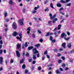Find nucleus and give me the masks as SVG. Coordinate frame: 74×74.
Masks as SVG:
<instances>
[{
	"label": "nucleus",
	"mask_w": 74,
	"mask_h": 74,
	"mask_svg": "<svg viewBox=\"0 0 74 74\" xmlns=\"http://www.w3.org/2000/svg\"><path fill=\"white\" fill-rule=\"evenodd\" d=\"M12 28L13 29H16L17 28V25H16V23H13L12 25Z\"/></svg>",
	"instance_id": "f257e3e1"
},
{
	"label": "nucleus",
	"mask_w": 74,
	"mask_h": 74,
	"mask_svg": "<svg viewBox=\"0 0 74 74\" xmlns=\"http://www.w3.org/2000/svg\"><path fill=\"white\" fill-rule=\"evenodd\" d=\"M32 51L33 52H34L33 53V54H34V55H35V54H36V53H38V51H37V49H36V48L33 49Z\"/></svg>",
	"instance_id": "f03ea898"
},
{
	"label": "nucleus",
	"mask_w": 74,
	"mask_h": 74,
	"mask_svg": "<svg viewBox=\"0 0 74 74\" xmlns=\"http://www.w3.org/2000/svg\"><path fill=\"white\" fill-rule=\"evenodd\" d=\"M24 21V20L23 18L19 21L18 22L20 23V25H23V22Z\"/></svg>",
	"instance_id": "7ed1b4c3"
},
{
	"label": "nucleus",
	"mask_w": 74,
	"mask_h": 74,
	"mask_svg": "<svg viewBox=\"0 0 74 74\" xmlns=\"http://www.w3.org/2000/svg\"><path fill=\"white\" fill-rule=\"evenodd\" d=\"M18 36L20 37H16V38H17V39L19 40L20 41H21V38H22V34L20 33L19 34Z\"/></svg>",
	"instance_id": "20e7f679"
},
{
	"label": "nucleus",
	"mask_w": 74,
	"mask_h": 74,
	"mask_svg": "<svg viewBox=\"0 0 74 74\" xmlns=\"http://www.w3.org/2000/svg\"><path fill=\"white\" fill-rule=\"evenodd\" d=\"M56 14H55L53 16H52V14H49V16H50V19L52 20V19H53V18H55V16H56Z\"/></svg>",
	"instance_id": "39448f33"
},
{
	"label": "nucleus",
	"mask_w": 74,
	"mask_h": 74,
	"mask_svg": "<svg viewBox=\"0 0 74 74\" xmlns=\"http://www.w3.org/2000/svg\"><path fill=\"white\" fill-rule=\"evenodd\" d=\"M66 35L65 34L64 32L62 33L61 35V38H64V37H66Z\"/></svg>",
	"instance_id": "423d86ee"
},
{
	"label": "nucleus",
	"mask_w": 74,
	"mask_h": 74,
	"mask_svg": "<svg viewBox=\"0 0 74 74\" xmlns=\"http://www.w3.org/2000/svg\"><path fill=\"white\" fill-rule=\"evenodd\" d=\"M18 33L16 32H13V33L12 34L13 36H16L18 34Z\"/></svg>",
	"instance_id": "0eeeda50"
},
{
	"label": "nucleus",
	"mask_w": 74,
	"mask_h": 74,
	"mask_svg": "<svg viewBox=\"0 0 74 74\" xmlns=\"http://www.w3.org/2000/svg\"><path fill=\"white\" fill-rule=\"evenodd\" d=\"M16 53L17 56L18 57H20V55H21L20 54V53H19V51H16Z\"/></svg>",
	"instance_id": "6e6552de"
},
{
	"label": "nucleus",
	"mask_w": 74,
	"mask_h": 74,
	"mask_svg": "<svg viewBox=\"0 0 74 74\" xmlns=\"http://www.w3.org/2000/svg\"><path fill=\"white\" fill-rule=\"evenodd\" d=\"M16 46H17V49H19V48H21V44L18 43V44L16 45Z\"/></svg>",
	"instance_id": "1a4fd4ad"
},
{
	"label": "nucleus",
	"mask_w": 74,
	"mask_h": 74,
	"mask_svg": "<svg viewBox=\"0 0 74 74\" xmlns=\"http://www.w3.org/2000/svg\"><path fill=\"white\" fill-rule=\"evenodd\" d=\"M66 42H64L62 44V46L64 48H66Z\"/></svg>",
	"instance_id": "9d476101"
},
{
	"label": "nucleus",
	"mask_w": 74,
	"mask_h": 74,
	"mask_svg": "<svg viewBox=\"0 0 74 74\" xmlns=\"http://www.w3.org/2000/svg\"><path fill=\"white\" fill-rule=\"evenodd\" d=\"M3 58L2 57H0V63L1 64H2V62H3Z\"/></svg>",
	"instance_id": "9b49d317"
},
{
	"label": "nucleus",
	"mask_w": 74,
	"mask_h": 74,
	"mask_svg": "<svg viewBox=\"0 0 74 74\" xmlns=\"http://www.w3.org/2000/svg\"><path fill=\"white\" fill-rule=\"evenodd\" d=\"M27 30L28 31L27 32V34H29V33H30V27H29L27 28Z\"/></svg>",
	"instance_id": "f8f14e48"
},
{
	"label": "nucleus",
	"mask_w": 74,
	"mask_h": 74,
	"mask_svg": "<svg viewBox=\"0 0 74 74\" xmlns=\"http://www.w3.org/2000/svg\"><path fill=\"white\" fill-rule=\"evenodd\" d=\"M67 47L69 48H70L71 47V43H69Z\"/></svg>",
	"instance_id": "ddd939ff"
},
{
	"label": "nucleus",
	"mask_w": 74,
	"mask_h": 74,
	"mask_svg": "<svg viewBox=\"0 0 74 74\" xmlns=\"http://www.w3.org/2000/svg\"><path fill=\"white\" fill-rule=\"evenodd\" d=\"M33 48L34 47L33 46L29 47L28 48V49L29 50H31V49H33Z\"/></svg>",
	"instance_id": "4468645a"
},
{
	"label": "nucleus",
	"mask_w": 74,
	"mask_h": 74,
	"mask_svg": "<svg viewBox=\"0 0 74 74\" xmlns=\"http://www.w3.org/2000/svg\"><path fill=\"white\" fill-rule=\"evenodd\" d=\"M40 46V44H38L37 45H35V46L37 47V48H38V47Z\"/></svg>",
	"instance_id": "2eb2a0df"
},
{
	"label": "nucleus",
	"mask_w": 74,
	"mask_h": 74,
	"mask_svg": "<svg viewBox=\"0 0 74 74\" xmlns=\"http://www.w3.org/2000/svg\"><path fill=\"white\" fill-rule=\"evenodd\" d=\"M58 20V18H55L54 19V20L53 21V23H55L56 21Z\"/></svg>",
	"instance_id": "dca6fc26"
},
{
	"label": "nucleus",
	"mask_w": 74,
	"mask_h": 74,
	"mask_svg": "<svg viewBox=\"0 0 74 74\" xmlns=\"http://www.w3.org/2000/svg\"><path fill=\"white\" fill-rule=\"evenodd\" d=\"M61 26H62V25H59L58 26L57 29L58 30H59V29H60V27H61Z\"/></svg>",
	"instance_id": "f3484780"
},
{
	"label": "nucleus",
	"mask_w": 74,
	"mask_h": 74,
	"mask_svg": "<svg viewBox=\"0 0 74 74\" xmlns=\"http://www.w3.org/2000/svg\"><path fill=\"white\" fill-rule=\"evenodd\" d=\"M56 74H60V72H59V70H57L56 71Z\"/></svg>",
	"instance_id": "a211bd4d"
},
{
	"label": "nucleus",
	"mask_w": 74,
	"mask_h": 74,
	"mask_svg": "<svg viewBox=\"0 0 74 74\" xmlns=\"http://www.w3.org/2000/svg\"><path fill=\"white\" fill-rule=\"evenodd\" d=\"M8 14L7 13V12L6 11L4 13V15L5 16V17L6 16H7Z\"/></svg>",
	"instance_id": "6ab92c4d"
},
{
	"label": "nucleus",
	"mask_w": 74,
	"mask_h": 74,
	"mask_svg": "<svg viewBox=\"0 0 74 74\" xmlns=\"http://www.w3.org/2000/svg\"><path fill=\"white\" fill-rule=\"evenodd\" d=\"M9 3L11 5H12V4L13 3L12 2V0H10L9 1Z\"/></svg>",
	"instance_id": "aec40b11"
},
{
	"label": "nucleus",
	"mask_w": 74,
	"mask_h": 74,
	"mask_svg": "<svg viewBox=\"0 0 74 74\" xmlns=\"http://www.w3.org/2000/svg\"><path fill=\"white\" fill-rule=\"evenodd\" d=\"M36 12H37V11L35 10L32 11V14H35V13H36Z\"/></svg>",
	"instance_id": "412c9836"
},
{
	"label": "nucleus",
	"mask_w": 74,
	"mask_h": 74,
	"mask_svg": "<svg viewBox=\"0 0 74 74\" xmlns=\"http://www.w3.org/2000/svg\"><path fill=\"white\" fill-rule=\"evenodd\" d=\"M24 60V59H22L20 61V63L21 64V63H23V60Z\"/></svg>",
	"instance_id": "4be33fe9"
},
{
	"label": "nucleus",
	"mask_w": 74,
	"mask_h": 74,
	"mask_svg": "<svg viewBox=\"0 0 74 74\" xmlns=\"http://www.w3.org/2000/svg\"><path fill=\"white\" fill-rule=\"evenodd\" d=\"M57 7H60L62 6V5L60 3H58L57 4Z\"/></svg>",
	"instance_id": "5701e85b"
},
{
	"label": "nucleus",
	"mask_w": 74,
	"mask_h": 74,
	"mask_svg": "<svg viewBox=\"0 0 74 74\" xmlns=\"http://www.w3.org/2000/svg\"><path fill=\"white\" fill-rule=\"evenodd\" d=\"M38 8H39V6H38V7H35L34 8V10H35L36 11V10H37Z\"/></svg>",
	"instance_id": "b1692460"
},
{
	"label": "nucleus",
	"mask_w": 74,
	"mask_h": 74,
	"mask_svg": "<svg viewBox=\"0 0 74 74\" xmlns=\"http://www.w3.org/2000/svg\"><path fill=\"white\" fill-rule=\"evenodd\" d=\"M69 38H70V37H68L66 39V37H64V40H66L67 41H68V40H69Z\"/></svg>",
	"instance_id": "393cba45"
},
{
	"label": "nucleus",
	"mask_w": 74,
	"mask_h": 74,
	"mask_svg": "<svg viewBox=\"0 0 74 74\" xmlns=\"http://www.w3.org/2000/svg\"><path fill=\"white\" fill-rule=\"evenodd\" d=\"M60 2L61 3H66V2L63 0H61Z\"/></svg>",
	"instance_id": "a878e982"
},
{
	"label": "nucleus",
	"mask_w": 74,
	"mask_h": 74,
	"mask_svg": "<svg viewBox=\"0 0 74 74\" xmlns=\"http://www.w3.org/2000/svg\"><path fill=\"white\" fill-rule=\"evenodd\" d=\"M22 69H25V64H24L22 66Z\"/></svg>",
	"instance_id": "bb28decb"
},
{
	"label": "nucleus",
	"mask_w": 74,
	"mask_h": 74,
	"mask_svg": "<svg viewBox=\"0 0 74 74\" xmlns=\"http://www.w3.org/2000/svg\"><path fill=\"white\" fill-rule=\"evenodd\" d=\"M33 58L34 59H36V57L34 55H33Z\"/></svg>",
	"instance_id": "cd10ccee"
},
{
	"label": "nucleus",
	"mask_w": 74,
	"mask_h": 74,
	"mask_svg": "<svg viewBox=\"0 0 74 74\" xmlns=\"http://www.w3.org/2000/svg\"><path fill=\"white\" fill-rule=\"evenodd\" d=\"M5 20L6 22H9V19L8 18L5 19Z\"/></svg>",
	"instance_id": "c85d7f7f"
},
{
	"label": "nucleus",
	"mask_w": 74,
	"mask_h": 74,
	"mask_svg": "<svg viewBox=\"0 0 74 74\" xmlns=\"http://www.w3.org/2000/svg\"><path fill=\"white\" fill-rule=\"evenodd\" d=\"M25 47H27L28 46V45H27V42H26L25 43Z\"/></svg>",
	"instance_id": "c756f323"
},
{
	"label": "nucleus",
	"mask_w": 74,
	"mask_h": 74,
	"mask_svg": "<svg viewBox=\"0 0 74 74\" xmlns=\"http://www.w3.org/2000/svg\"><path fill=\"white\" fill-rule=\"evenodd\" d=\"M66 5L67 6H69V7H70V6L71 5V3H69L68 4H67Z\"/></svg>",
	"instance_id": "7c9ffc66"
},
{
	"label": "nucleus",
	"mask_w": 74,
	"mask_h": 74,
	"mask_svg": "<svg viewBox=\"0 0 74 74\" xmlns=\"http://www.w3.org/2000/svg\"><path fill=\"white\" fill-rule=\"evenodd\" d=\"M50 7L52 8H53V4L51 3L50 4Z\"/></svg>",
	"instance_id": "2f4dec72"
},
{
	"label": "nucleus",
	"mask_w": 74,
	"mask_h": 74,
	"mask_svg": "<svg viewBox=\"0 0 74 74\" xmlns=\"http://www.w3.org/2000/svg\"><path fill=\"white\" fill-rule=\"evenodd\" d=\"M60 14H62V15H64V13L62 12H60Z\"/></svg>",
	"instance_id": "473e14b6"
},
{
	"label": "nucleus",
	"mask_w": 74,
	"mask_h": 74,
	"mask_svg": "<svg viewBox=\"0 0 74 74\" xmlns=\"http://www.w3.org/2000/svg\"><path fill=\"white\" fill-rule=\"evenodd\" d=\"M62 62V60H59L58 61V63H60Z\"/></svg>",
	"instance_id": "72a5a7b5"
},
{
	"label": "nucleus",
	"mask_w": 74,
	"mask_h": 74,
	"mask_svg": "<svg viewBox=\"0 0 74 74\" xmlns=\"http://www.w3.org/2000/svg\"><path fill=\"white\" fill-rule=\"evenodd\" d=\"M47 53L48 52H47V51H46L44 52V55H47Z\"/></svg>",
	"instance_id": "f704fd0d"
},
{
	"label": "nucleus",
	"mask_w": 74,
	"mask_h": 74,
	"mask_svg": "<svg viewBox=\"0 0 74 74\" xmlns=\"http://www.w3.org/2000/svg\"><path fill=\"white\" fill-rule=\"evenodd\" d=\"M14 62V60H13L12 59L10 61V63H12Z\"/></svg>",
	"instance_id": "c9c22d12"
},
{
	"label": "nucleus",
	"mask_w": 74,
	"mask_h": 74,
	"mask_svg": "<svg viewBox=\"0 0 74 74\" xmlns=\"http://www.w3.org/2000/svg\"><path fill=\"white\" fill-rule=\"evenodd\" d=\"M63 10V8L62 7L60 9H59V11H62Z\"/></svg>",
	"instance_id": "e433bc0d"
},
{
	"label": "nucleus",
	"mask_w": 74,
	"mask_h": 74,
	"mask_svg": "<svg viewBox=\"0 0 74 74\" xmlns=\"http://www.w3.org/2000/svg\"><path fill=\"white\" fill-rule=\"evenodd\" d=\"M25 56H26V57H29V53H27L26 54Z\"/></svg>",
	"instance_id": "4c0bfd02"
},
{
	"label": "nucleus",
	"mask_w": 74,
	"mask_h": 74,
	"mask_svg": "<svg viewBox=\"0 0 74 74\" xmlns=\"http://www.w3.org/2000/svg\"><path fill=\"white\" fill-rule=\"evenodd\" d=\"M23 12H24V13H25V12H26V10L25 9H23Z\"/></svg>",
	"instance_id": "58836bf2"
},
{
	"label": "nucleus",
	"mask_w": 74,
	"mask_h": 74,
	"mask_svg": "<svg viewBox=\"0 0 74 74\" xmlns=\"http://www.w3.org/2000/svg\"><path fill=\"white\" fill-rule=\"evenodd\" d=\"M45 11H49V9H48V8H47L45 10Z\"/></svg>",
	"instance_id": "ea45409f"
},
{
	"label": "nucleus",
	"mask_w": 74,
	"mask_h": 74,
	"mask_svg": "<svg viewBox=\"0 0 74 74\" xmlns=\"http://www.w3.org/2000/svg\"><path fill=\"white\" fill-rule=\"evenodd\" d=\"M36 62V61H33L32 62V64H35Z\"/></svg>",
	"instance_id": "a19ab883"
},
{
	"label": "nucleus",
	"mask_w": 74,
	"mask_h": 74,
	"mask_svg": "<svg viewBox=\"0 0 74 74\" xmlns=\"http://www.w3.org/2000/svg\"><path fill=\"white\" fill-rule=\"evenodd\" d=\"M55 40L53 39L52 40V42H53V43H54V42H55Z\"/></svg>",
	"instance_id": "79ce46f5"
},
{
	"label": "nucleus",
	"mask_w": 74,
	"mask_h": 74,
	"mask_svg": "<svg viewBox=\"0 0 74 74\" xmlns=\"http://www.w3.org/2000/svg\"><path fill=\"white\" fill-rule=\"evenodd\" d=\"M28 61L29 62H32V59H28Z\"/></svg>",
	"instance_id": "37998d69"
},
{
	"label": "nucleus",
	"mask_w": 74,
	"mask_h": 74,
	"mask_svg": "<svg viewBox=\"0 0 74 74\" xmlns=\"http://www.w3.org/2000/svg\"><path fill=\"white\" fill-rule=\"evenodd\" d=\"M38 70H41V67L39 66L38 67Z\"/></svg>",
	"instance_id": "c03bdc74"
},
{
	"label": "nucleus",
	"mask_w": 74,
	"mask_h": 74,
	"mask_svg": "<svg viewBox=\"0 0 74 74\" xmlns=\"http://www.w3.org/2000/svg\"><path fill=\"white\" fill-rule=\"evenodd\" d=\"M32 36L33 38H34L35 37V35L34 34H32Z\"/></svg>",
	"instance_id": "a18cd8bd"
},
{
	"label": "nucleus",
	"mask_w": 74,
	"mask_h": 74,
	"mask_svg": "<svg viewBox=\"0 0 74 74\" xmlns=\"http://www.w3.org/2000/svg\"><path fill=\"white\" fill-rule=\"evenodd\" d=\"M49 32H48L47 34V35L45 36H49Z\"/></svg>",
	"instance_id": "49530a36"
},
{
	"label": "nucleus",
	"mask_w": 74,
	"mask_h": 74,
	"mask_svg": "<svg viewBox=\"0 0 74 74\" xmlns=\"http://www.w3.org/2000/svg\"><path fill=\"white\" fill-rule=\"evenodd\" d=\"M25 74H27V72H28L27 70H25Z\"/></svg>",
	"instance_id": "de8ad7c7"
},
{
	"label": "nucleus",
	"mask_w": 74,
	"mask_h": 74,
	"mask_svg": "<svg viewBox=\"0 0 74 74\" xmlns=\"http://www.w3.org/2000/svg\"><path fill=\"white\" fill-rule=\"evenodd\" d=\"M63 49L61 48H60L59 49V50L60 51H63Z\"/></svg>",
	"instance_id": "09e8293b"
},
{
	"label": "nucleus",
	"mask_w": 74,
	"mask_h": 74,
	"mask_svg": "<svg viewBox=\"0 0 74 74\" xmlns=\"http://www.w3.org/2000/svg\"><path fill=\"white\" fill-rule=\"evenodd\" d=\"M37 58H39L40 57V54H37Z\"/></svg>",
	"instance_id": "8fccbe9b"
},
{
	"label": "nucleus",
	"mask_w": 74,
	"mask_h": 74,
	"mask_svg": "<svg viewBox=\"0 0 74 74\" xmlns=\"http://www.w3.org/2000/svg\"><path fill=\"white\" fill-rule=\"evenodd\" d=\"M50 40L51 41L52 40V37L50 36Z\"/></svg>",
	"instance_id": "3c124183"
},
{
	"label": "nucleus",
	"mask_w": 74,
	"mask_h": 74,
	"mask_svg": "<svg viewBox=\"0 0 74 74\" xmlns=\"http://www.w3.org/2000/svg\"><path fill=\"white\" fill-rule=\"evenodd\" d=\"M3 52V50H0V54H2V53Z\"/></svg>",
	"instance_id": "603ef678"
},
{
	"label": "nucleus",
	"mask_w": 74,
	"mask_h": 74,
	"mask_svg": "<svg viewBox=\"0 0 74 74\" xmlns=\"http://www.w3.org/2000/svg\"><path fill=\"white\" fill-rule=\"evenodd\" d=\"M0 43L1 44H3V41L2 40H1L0 41Z\"/></svg>",
	"instance_id": "864d4df0"
},
{
	"label": "nucleus",
	"mask_w": 74,
	"mask_h": 74,
	"mask_svg": "<svg viewBox=\"0 0 74 74\" xmlns=\"http://www.w3.org/2000/svg\"><path fill=\"white\" fill-rule=\"evenodd\" d=\"M44 59H45V57L43 56L42 57V60H44Z\"/></svg>",
	"instance_id": "5fc2aeb1"
},
{
	"label": "nucleus",
	"mask_w": 74,
	"mask_h": 74,
	"mask_svg": "<svg viewBox=\"0 0 74 74\" xmlns=\"http://www.w3.org/2000/svg\"><path fill=\"white\" fill-rule=\"evenodd\" d=\"M67 33V34H68V36H70V32H66Z\"/></svg>",
	"instance_id": "6e6d98bb"
},
{
	"label": "nucleus",
	"mask_w": 74,
	"mask_h": 74,
	"mask_svg": "<svg viewBox=\"0 0 74 74\" xmlns=\"http://www.w3.org/2000/svg\"><path fill=\"white\" fill-rule=\"evenodd\" d=\"M62 67H65V64H62Z\"/></svg>",
	"instance_id": "4d7b16f0"
},
{
	"label": "nucleus",
	"mask_w": 74,
	"mask_h": 74,
	"mask_svg": "<svg viewBox=\"0 0 74 74\" xmlns=\"http://www.w3.org/2000/svg\"><path fill=\"white\" fill-rule=\"evenodd\" d=\"M46 56H47V58H48V59H49V58H50L49 57V56H48V55H47Z\"/></svg>",
	"instance_id": "13d9d810"
},
{
	"label": "nucleus",
	"mask_w": 74,
	"mask_h": 74,
	"mask_svg": "<svg viewBox=\"0 0 74 74\" xmlns=\"http://www.w3.org/2000/svg\"><path fill=\"white\" fill-rule=\"evenodd\" d=\"M38 32L39 33H41V32L39 30H38Z\"/></svg>",
	"instance_id": "bf43d9fd"
},
{
	"label": "nucleus",
	"mask_w": 74,
	"mask_h": 74,
	"mask_svg": "<svg viewBox=\"0 0 74 74\" xmlns=\"http://www.w3.org/2000/svg\"><path fill=\"white\" fill-rule=\"evenodd\" d=\"M51 22H52V21H48V24H50L51 23Z\"/></svg>",
	"instance_id": "052dcab7"
},
{
	"label": "nucleus",
	"mask_w": 74,
	"mask_h": 74,
	"mask_svg": "<svg viewBox=\"0 0 74 74\" xmlns=\"http://www.w3.org/2000/svg\"><path fill=\"white\" fill-rule=\"evenodd\" d=\"M60 71H63V69L61 68H60Z\"/></svg>",
	"instance_id": "680f3d73"
},
{
	"label": "nucleus",
	"mask_w": 74,
	"mask_h": 74,
	"mask_svg": "<svg viewBox=\"0 0 74 74\" xmlns=\"http://www.w3.org/2000/svg\"><path fill=\"white\" fill-rule=\"evenodd\" d=\"M42 41H43V40H42V39H40V42H42Z\"/></svg>",
	"instance_id": "e2e57ef3"
},
{
	"label": "nucleus",
	"mask_w": 74,
	"mask_h": 74,
	"mask_svg": "<svg viewBox=\"0 0 74 74\" xmlns=\"http://www.w3.org/2000/svg\"><path fill=\"white\" fill-rule=\"evenodd\" d=\"M55 35V37H58V35L56 34V35Z\"/></svg>",
	"instance_id": "0e129e2a"
},
{
	"label": "nucleus",
	"mask_w": 74,
	"mask_h": 74,
	"mask_svg": "<svg viewBox=\"0 0 74 74\" xmlns=\"http://www.w3.org/2000/svg\"><path fill=\"white\" fill-rule=\"evenodd\" d=\"M62 58L63 59V60H64L65 58H64V57H62Z\"/></svg>",
	"instance_id": "69168bd1"
},
{
	"label": "nucleus",
	"mask_w": 74,
	"mask_h": 74,
	"mask_svg": "<svg viewBox=\"0 0 74 74\" xmlns=\"http://www.w3.org/2000/svg\"><path fill=\"white\" fill-rule=\"evenodd\" d=\"M58 56H60V54L59 53H58Z\"/></svg>",
	"instance_id": "338daca9"
},
{
	"label": "nucleus",
	"mask_w": 74,
	"mask_h": 74,
	"mask_svg": "<svg viewBox=\"0 0 74 74\" xmlns=\"http://www.w3.org/2000/svg\"><path fill=\"white\" fill-rule=\"evenodd\" d=\"M3 52H4V53H6V50H4L3 51Z\"/></svg>",
	"instance_id": "774afa93"
}]
</instances>
